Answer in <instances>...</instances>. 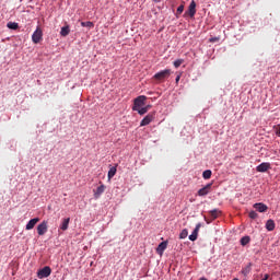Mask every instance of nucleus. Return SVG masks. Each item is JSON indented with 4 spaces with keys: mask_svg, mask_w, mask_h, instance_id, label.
Returning a JSON list of instances; mask_svg holds the SVG:
<instances>
[{
    "mask_svg": "<svg viewBox=\"0 0 280 280\" xmlns=\"http://www.w3.org/2000/svg\"><path fill=\"white\" fill-rule=\"evenodd\" d=\"M184 11H185V5L180 4V5L177 8L176 14H177V15H180V14H183Z\"/></svg>",
    "mask_w": 280,
    "mask_h": 280,
    "instance_id": "nucleus-28",
    "label": "nucleus"
},
{
    "mask_svg": "<svg viewBox=\"0 0 280 280\" xmlns=\"http://www.w3.org/2000/svg\"><path fill=\"white\" fill-rule=\"evenodd\" d=\"M183 62H185L184 59H177L174 61L173 65H174L175 69H178V67H180V65H183Z\"/></svg>",
    "mask_w": 280,
    "mask_h": 280,
    "instance_id": "nucleus-27",
    "label": "nucleus"
},
{
    "mask_svg": "<svg viewBox=\"0 0 280 280\" xmlns=\"http://www.w3.org/2000/svg\"><path fill=\"white\" fill-rule=\"evenodd\" d=\"M32 40L35 45H38V43L43 40V30H40V27H37L36 31L33 33Z\"/></svg>",
    "mask_w": 280,
    "mask_h": 280,
    "instance_id": "nucleus-5",
    "label": "nucleus"
},
{
    "mask_svg": "<svg viewBox=\"0 0 280 280\" xmlns=\"http://www.w3.org/2000/svg\"><path fill=\"white\" fill-rule=\"evenodd\" d=\"M211 187H213V183L207 184L205 187L200 188L198 190V196L203 197V196H209L211 194Z\"/></svg>",
    "mask_w": 280,
    "mask_h": 280,
    "instance_id": "nucleus-6",
    "label": "nucleus"
},
{
    "mask_svg": "<svg viewBox=\"0 0 280 280\" xmlns=\"http://www.w3.org/2000/svg\"><path fill=\"white\" fill-rule=\"evenodd\" d=\"M153 1H159V0H153Z\"/></svg>",
    "mask_w": 280,
    "mask_h": 280,
    "instance_id": "nucleus-36",
    "label": "nucleus"
},
{
    "mask_svg": "<svg viewBox=\"0 0 280 280\" xmlns=\"http://www.w3.org/2000/svg\"><path fill=\"white\" fill-rule=\"evenodd\" d=\"M115 174H117V166H113L109 168L108 174H107L108 180H112L113 177L115 176Z\"/></svg>",
    "mask_w": 280,
    "mask_h": 280,
    "instance_id": "nucleus-18",
    "label": "nucleus"
},
{
    "mask_svg": "<svg viewBox=\"0 0 280 280\" xmlns=\"http://www.w3.org/2000/svg\"><path fill=\"white\" fill-rule=\"evenodd\" d=\"M199 280H208L207 278H200Z\"/></svg>",
    "mask_w": 280,
    "mask_h": 280,
    "instance_id": "nucleus-35",
    "label": "nucleus"
},
{
    "mask_svg": "<svg viewBox=\"0 0 280 280\" xmlns=\"http://www.w3.org/2000/svg\"><path fill=\"white\" fill-rule=\"evenodd\" d=\"M187 235H189V232L187 231V229H184L179 234V240H185Z\"/></svg>",
    "mask_w": 280,
    "mask_h": 280,
    "instance_id": "nucleus-26",
    "label": "nucleus"
},
{
    "mask_svg": "<svg viewBox=\"0 0 280 280\" xmlns=\"http://www.w3.org/2000/svg\"><path fill=\"white\" fill-rule=\"evenodd\" d=\"M171 75H172V70L165 69L160 72H156L153 75V80H156V82H165V80H167V78H170Z\"/></svg>",
    "mask_w": 280,
    "mask_h": 280,
    "instance_id": "nucleus-1",
    "label": "nucleus"
},
{
    "mask_svg": "<svg viewBox=\"0 0 280 280\" xmlns=\"http://www.w3.org/2000/svg\"><path fill=\"white\" fill-rule=\"evenodd\" d=\"M188 14L191 19L196 16V1L191 0L189 8H188Z\"/></svg>",
    "mask_w": 280,
    "mask_h": 280,
    "instance_id": "nucleus-12",
    "label": "nucleus"
},
{
    "mask_svg": "<svg viewBox=\"0 0 280 280\" xmlns=\"http://www.w3.org/2000/svg\"><path fill=\"white\" fill-rule=\"evenodd\" d=\"M220 40V38L218 37H211L210 38V43H218Z\"/></svg>",
    "mask_w": 280,
    "mask_h": 280,
    "instance_id": "nucleus-31",
    "label": "nucleus"
},
{
    "mask_svg": "<svg viewBox=\"0 0 280 280\" xmlns=\"http://www.w3.org/2000/svg\"><path fill=\"white\" fill-rule=\"evenodd\" d=\"M205 221L207 222V224H211V221H209V219H207V217H205Z\"/></svg>",
    "mask_w": 280,
    "mask_h": 280,
    "instance_id": "nucleus-34",
    "label": "nucleus"
},
{
    "mask_svg": "<svg viewBox=\"0 0 280 280\" xmlns=\"http://www.w3.org/2000/svg\"><path fill=\"white\" fill-rule=\"evenodd\" d=\"M276 135L277 137H280V124L276 127Z\"/></svg>",
    "mask_w": 280,
    "mask_h": 280,
    "instance_id": "nucleus-30",
    "label": "nucleus"
},
{
    "mask_svg": "<svg viewBox=\"0 0 280 280\" xmlns=\"http://www.w3.org/2000/svg\"><path fill=\"white\" fill-rule=\"evenodd\" d=\"M210 218L211 220H218V218L222 214V211L218 210V209H213L211 211H209Z\"/></svg>",
    "mask_w": 280,
    "mask_h": 280,
    "instance_id": "nucleus-15",
    "label": "nucleus"
},
{
    "mask_svg": "<svg viewBox=\"0 0 280 280\" xmlns=\"http://www.w3.org/2000/svg\"><path fill=\"white\" fill-rule=\"evenodd\" d=\"M175 82H176V84H178V82H180V74H178V75L176 77Z\"/></svg>",
    "mask_w": 280,
    "mask_h": 280,
    "instance_id": "nucleus-32",
    "label": "nucleus"
},
{
    "mask_svg": "<svg viewBox=\"0 0 280 280\" xmlns=\"http://www.w3.org/2000/svg\"><path fill=\"white\" fill-rule=\"evenodd\" d=\"M136 113L140 114L141 116L145 115L148 113V108L145 107H138V109H133Z\"/></svg>",
    "mask_w": 280,
    "mask_h": 280,
    "instance_id": "nucleus-25",
    "label": "nucleus"
},
{
    "mask_svg": "<svg viewBox=\"0 0 280 280\" xmlns=\"http://www.w3.org/2000/svg\"><path fill=\"white\" fill-rule=\"evenodd\" d=\"M104 191H106V186L104 184H101V186H98L94 191V198H100V196H102Z\"/></svg>",
    "mask_w": 280,
    "mask_h": 280,
    "instance_id": "nucleus-13",
    "label": "nucleus"
},
{
    "mask_svg": "<svg viewBox=\"0 0 280 280\" xmlns=\"http://www.w3.org/2000/svg\"><path fill=\"white\" fill-rule=\"evenodd\" d=\"M252 268H253V262H248L247 266L242 269V275H244V277H248V275H250Z\"/></svg>",
    "mask_w": 280,
    "mask_h": 280,
    "instance_id": "nucleus-16",
    "label": "nucleus"
},
{
    "mask_svg": "<svg viewBox=\"0 0 280 280\" xmlns=\"http://www.w3.org/2000/svg\"><path fill=\"white\" fill-rule=\"evenodd\" d=\"M69 222H71L70 218L63 219V221L60 225L61 231H67V229H69Z\"/></svg>",
    "mask_w": 280,
    "mask_h": 280,
    "instance_id": "nucleus-19",
    "label": "nucleus"
},
{
    "mask_svg": "<svg viewBox=\"0 0 280 280\" xmlns=\"http://www.w3.org/2000/svg\"><path fill=\"white\" fill-rule=\"evenodd\" d=\"M154 117H156V112L149 113L140 122V126H150L152 121H154Z\"/></svg>",
    "mask_w": 280,
    "mask_h": 280,
    "instance_id": "nucleus-3",
    "label": "nucleus"
},
{
    "mask_svg": "<svg viewBox=\"0 0 280 280\" xmlns=\"http://www.w3.org/2000/svg\"><path fill=\"white\" fill-rule=\"evenodd\" d=\"M211 174H212L211 170H206L202 173V178H205V180H209V178H211Z\"/></svg>",
    "mask_w": 280,
    "mask_h": 280,
    "instance_id": "nucleus-22",
    "label": "nucleus"
},
{
    "mask_svg": "<svg viewBox=\"0 0 280 280\" xmlns=\"http://www.w3.org/2000/svg\"><path fill=\"white\" fill-rule=\"evenodd\" d=\"M254 209L258 211V213H266L268 211V206L264 202H258L254 205Z\"/></svg>",
    "mask_w": 280,
    "mask_h": 280,
    "instance_id": "nucleus-9",
    "label": "nucleus"
},
{
    "mask_svg": "<svg viewBox=\"0 0 280 280\" xmlns=\"http://www.w3.org/2000/svg\"><path fill=\"white\" fill-rule=\"evenodd\" d=\"M7 27H8L9 30H16V28L19 27V23H16V22H9V23L7 24Z\"/></svg>",
    "mask_w": 280,
    "mask_h": 280,
    "instance_id": "nucleus-24",
    "label": "nucleus"
},
{
    "mask_svg": "<svg viewBox=\"0 0 280 280\" xmlns=\"http://www.w3.org/2000/svg\"><path fill=\"white\" fill-rule=\"evenodd\" d=\"M165 248H167V242L160 243L156 248L158 255H163V253H165Z\"/></svg>",
    "mask_w": 280,
    "mask_h": 280,
    "instance_id": "nucleus-14",
    "label": "nucleus"
},
{
    "mask_svg": "<svg viewBox=\"0 0 280 280\" xmlns=\"http://www.w3.org/2000/svg\"><path fill=\"white\" fill-rule=\"evenodd\" d=\"M144 108H147V110H150V108H152V105H145Z\"/></svg>",
    "mask_w": 280,
    "mask_h": 280,
    "instance_id": "nucleus-33",
    "label": "nucleus"
},
{
    "mask_svg": "<svg viewBox=\"0 0 280 280\" xmlns=\"http://www.w3.org/2000/svg\"><path fill=\"white\" fill-rule=\"evenodd\" d=\"M266 229H267V231H272L275 229V221L272 219H269L266 222Z\"/></svg>",
    "mask_w": 280,
    "mask_h": 280,
    "instance_id": "nucleus-20",
    "label": "nucleus"
},
{
    "mask_svg": "<svg viewBox=\"0 0 280 280\" xmlns=\"http://www.w3.org/2000/svg\"><path fill=\"white\" fill-rule=\"evenodd\" d=\"M48 222L47 221H43L42 223L38 224L37 226V234L43 236L45 235V233H47L48 231Z\"/></svg>",
    "mask_w": 280,
    "mask_h": 280,
    "instance_id": "nucleus-7",
    "label": "nucleus"
},
{
    "mask_svg": "<svg viewBox=\"0 0 280 280\" xmlns=\"http://www.w3.org/2000/svg\"><path fill=\"white\" fill-rule=\"evenodd\" d=\"M202 226L201 223H198L195 228V230L192 231L191 235H189V240L190 242H196V240H198V233L200 232V228Z\"/></svg>",
    "mask_w": 280,
    "mask_h": 280,
    "instance_id": "nucleus-8",
    "label": "nucleus"
},
{
    "mask_svg": "<svg viewBox=\"0 0 280 280\" xmlns=\"http://www.w3.org/2000/svg\"><path fill=\"white\" fill-rule=\"evenodd\" d=\"M51 275V267L46 266L37 271L38 279H47Z\"/></svg>",
    "mask_w": 280,
    "mask_h": 280,
    "instance_id": "nucleus-4",
    "label": "nucleus"
},
{
    "mask_svg": "<svg viewBox=\"0 0 280 280\" xmlns=\"http://www.w3.org/2000/svg\"><path fill=\"white\" fill-rule=\"evenodd\" d=\"M268 170H270V163L268 162H262L256 167V172H261V173L268 172Z\"/></svg>",
    "mask_w": 280,
    "mask_h": 280,
    "instance_id": "nucleus-10",
    "label": "nucleus"
},
{
    "mask_svg": "<svg viewBox=\"0 0 280 280\" xmlns=\"http://www.w3.org/2000/svg\"><path fill=\"white\" fill-rule=\"evenodd\" d=\"M247 244H250V236H243L241 238V246H247Z\"/></svg>",
    "mask_w": 280,
    "mask_h": 280,
    "instance_id": "nucleus-21",
    "label": "nucleus"
},
{
    "mask_svg": "<svg viewBox=\"0 0 280 280\" xmlns=\"http://www.w3.org/2000/svg\"><path fill=\"white\" fill-rule=\"evenodd\" d=\"M148 100V96L140 95L133 100V106L132 110H139V108H142V106H145V101Z\"/></svg>",
    "mask_w": 280,
    "mask_h": 280,
    "instance_id": "nucleus-2",
    "label": "nucleus"
},
{
    "mask_svg": "<svg viewBox=\"0 0 280 280\" xmlns=\"http://www.w3.org/2000/svg\"><path fill=\"white\" fill-rule=\"evenodd\" d=\"M38 222H40L39 218L31 219L28 221V223L26 224V231H32V229H34V226H36V224H38Z\"/></svg>",
    "mask_w": 280,
    "mask_h": 280,
    "instance_id": "nucleus-11",
    "label": "nucleus"
},
{
    "mask_svg": "<svg viewBox=\"0 0 280 280\" xmlns=\"http://www.w3.org/2000/svg\"><path fill=\"white\" fill-rule=\"evenodd\" d=\"M71 34V28H69V25L62 26L60 31V36H69Z\"/></svg>",
    "mask_w": 280,
    "mask_h": 280,
    "instance_id": "nucleus-17",
    "label": "nucleus"
},
{
    "mask_svg": "<svg viewBox=\"0 0 280 280\" xmlns=\"http://www.w3.org/2000/svg\"><path fill=\"white\" fill-rule=\"evenodd\" d=\"M248 215L252 220H257L258 218V214L254 210H252Z\"/></svg>",
    "mask_w": 280,
    "mask_h": 280,
    "instance_id": "nucleus-29",
    "label": "nucleus"
},
{
    "mask_svg": "<svg viewBox=\"0 0 280 280\" xmlns=\"http://www.w3.org/2000/svg\"><path fill=\"white\" fill-rule=\"evenodd\" d=\"M81 26L82 27H89L90 30L95 27V24H93V22L88 21V22H81Z\"/></svg>",
    "mask_w": 280,
    "mask_h": 280,
    "instance_id": "nucleus-23",
    "label": "nucleus"
}]
</instances>
